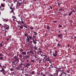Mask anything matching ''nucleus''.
I'll list each match as a JSON object with an SVG mask.
<instances>
[{"label": "nucleus", "instance_id": "nucleus-21", "mask_svg": "<svg viewBox=\"0 0 76 76\" xmlns=\"http://www.w3.org/2000/svg\"><path fill=\"white\" fill-rule=\"evenodd\" d=\"M14 70V68H12L11 69H10V70H11V71H13Z\"/></svg>", "mask_w": 76, "mask_h": 76}, {"label": "nucleus", "instance_id": "nucleus-1", "mask_svg": "<svg viewBox=\"0 0 76 76\" xmlns=\"http://www.w3.org/2000/svg\"><path fill=\"white\" fill-rule=\"evenodd\" d=\"M55 68H56V71H55V73L54 74L55 75H51V76H58V73L59 72H62V71L61 70V67H60V66L59 68L55 67Z\"/></svg>", "mask_w": 76, "mask_h": 76}, {"label": "nucleus", "instance_id": "nucleus-47", "mask_svg": "<svg viewBox=\"0 0 76 76\" xmlns=\"http://www.w3.org/2000/svg\"><path fill=\"white\" fill-rule=\"evenodd\" d=\"M67 47L68 48L69 47H70V44H68L67 45Z\"/></svg>", "mask_w": 76, "mask_h": 76}, {"label": "nucleus", "instance_id": "nucleus-16", "mask_svg": "<svg viewBox=\"0 0 76 76\" xmlns=\"http://www.w3.org/2000/svg\"><path fill=\"white\" fill-rule=\"evenodd\" d=\"M30 65H31L29 63H28L26 64V66H27V67H28V66H30Z\"/></svg>", "mask_w": 76, "mask_h": 76}, {"label": "nucleus", "instance_id": "nucleus-31", "mask_svg": "<svg viewBox=\"0 0 76 76\" xmlns=\"http://www.w3.org/2000/svg\"><path fill=\"white\" fill-rule=\"evenodd\" d=\"M29 38L30 39H32V36H29Z\"/></svg>", "mask_w": 76, "mask_h": 76}, {"label": "nucleus", "instance_id": "nucleus-28", "mask_svg": "<svg viewBox=\"0 0 76 76\" xmlns=\"http://www.w3.org/2000/svg\"><path fill=\"white\" fill-rule=\"evenodd\" d=\"M49 7H50V9L52 10V9H53V7H52L51 6H49Z\"/></svg>", "mask_w": 76, "mask_h": 76}, {"label": "nucleus", "instance_id": "nucleus-34", "mask_svg": "<svg viewBox=\"0 0 76 76\" xmlns=\"http://www.w3.org/2000/svg\"><path fill=\"white\" fill-rule=\"evenodd\" d=\"M18 24H19V25H21V24H22V23H21V22H20V21L18 22Z\"/></svg>", "mask_w": 76, "mask_h": 76}, {"label": "nucleus", "instance_id": "nucleus-32", "mask_svg": "<svg viewBox=\"0 0 76 76\" xmlns=\"http://www.w3.org/2000/svg\"><path fill=\"white\" fill-rule=\"evenodd\" d=\"M63 74H64V75H65V76H66V74L65 72H63Z\"/></svg>", "mask_w": 76, "mask_h": 76}, {"label": "nucleus", "instance_id": "nucleus-13", "mask_svg": "<svg viewBox=\"0 0 76 76\" xmlns=\"http://www.w3.org/2000/svg\"><path fill=\"white\" fill-rule=\"evenodd\" d=\"M33 40V42L34 43V44H37V41H35L34 39H32Z\"/></svg>", "mask_w": 76, "mask_h": 76}, {"label": "nucleus", "instance_id": "nucleus-44", "mask_svg": "<svg viewBox=\"0 0 76 76\" xmlns=\"http://www.w3.org/2000/svg\"><path fill=\"white\" fill-rule=\"evenodd\" d=\"M0 46L1 47H3V45H2V44H0Z\"/></svg>", "mask_w": 76, "mask_h": 76}, {"label": "nucleus", "instance_id": "nucleus-56", "mask_svg": "<svg viewBox=\"0 0 76 76\" xmlns=\"http://www.w3.org/2000/svg\"><path fill=\"white\" fill-rule=\"evenodd\" d=\"M2 56V54H0V57H1Z\"/></svg>", "mask_w": 76, "mask_h": 76}, {"label": "nucleus", "instance_id": "nucleus-35", "mask_svg": "<svg viewBox=\"0 0 76 76\" xmlns=\"http://www.w3.org/2000/svg\"><path fill=\"white\" fill-rule=\"evenodd\" d=\"M34 48L35 49V50H37V48H36V46H35V47H34Z\"/></svg>", "mask_w": 76, "mask_h": 76}, {"label": "nucleus", "instance_id": "nucleus-2", "mask_svg": "<svg viewBox=\"0 0 76 76\" xmlns=\"http://www.w3.org/2000/svg\"><path fill=\"white\" fill-rule=\"evenodd\" d=\"M14 59L15 60L14 62L16 63H18L19 62V59H18V56H15L14 57Z\"/></svg>", "mask_w": 76, "mask_h": 76}, {"label": "nucleus", "instance_id": "nucleus-59", "mask_svg": "<svg viewBox=\"0 0 76 76\" xmlns=\"http://www.w3.org/2000/svg\"><path fill=\"white\" fill-rule=\"evenodd\" d=\"M10 9H12V8L11 7H10Z\"/></svg>", "mask_w": 76, "mask_h": 76}, {"label": "nucleus", "instance_id": "nucleus-51", "mask_svg": "<svg viewBox=\"0 0 76 76\" xmlns=\"http://www.w3.org/2000/svg\"><path fill=\"white\" fill-rule=\"evenodd\" d=\"M25 36H26V37H27V36H28V34H25Z\"/></svg>", "mask_w": 76, "mask_h": 76}, {"label": "nucleus", "instance_id": "nucleus-53", "mask_svg": "<svg viewBox=\"0 0 76 76\" xmlns=\"http://www.w3.org/2000/svg\"><path fill=\"white\" fill-rule=\"evenodd\" d=\"M53 22H54V23H56V22H57V21H53Z\"/></svg>", "mask_w": 76, "mask_h": 76}, {"label": "nucleus", "instance_id": "nucleus-52", "mask_svg": "<svg viewBox=\"0 0 76 76\" xmlns=\"http://www.w3.org/2000/svg\"><path fill=\"white\" fill-rule=\"evenodd\" d=\"M56 41L57 42H58V39H56Z\"/></svg>", "mask_w": 76, "mask_h": 76}, {"label": "nucleus", "instance_id": "nucleus-61", "mask_svg": "<svg viewBox=\"0 0 76 76\" xmlns=\"http://www.w3.org/2000/svg\"><path fill=\"white\" fill-rule=\"evenodd\" d=\"M3 21H4V22H6V20H5V19H4L3 20Z\"/></svg>", "mask_w": 76, "mask_h": 76}, {"label": "nucleus", "instance_id": "nucleus-62", "mask_svg": "<svg viewBox=\"0 0 76 76\" xmlns=\"http://www.w3.org/2000/svg\"><path fill=\"white\" fill-rule=\"evenodd\" d=\"M42 76H45V75H44V74H43Z\"/></svg>", "mask_w": 76, "mask_h": 76}, {"label": "nucleus", "instance_id": "nucleus-36", "mask_svg": "<svg viewBox=\"0 0 76 76\" xmlns=\"http://www.w3.org/2000/svg\"><path fill=\"white\" fill-rule=\"evenodd\" d=\"M20 29H22L23 28V27L22 26H20Z\"/></svg>", "mask_w": 76, "mask_h": 76}, {"label": "nucleus", "instance_id": "nucleus-45", "mask_svg": "<svg viewBox=\"0 0 76 76\" xmlns=\"http://www.w3.org/2000/svg\"><path fill=\"white\" fill-rule=\"evenodd\" d=\"M45 66H48V65H47V64H45Z\"/></svg>", "mask_w": 76, "mask_h": 76}, {"label": "nucleus", "instance_id": "nucleus-49", "mask_svg": "<svg viewBox=\"0 0 76 76\" xmlns=\"http://www.w3.org/2000/svg\"><path fill=\"white\" fill-rule=\"evenodd\" d=\"M35 38V37L34 35L33 36V38Z\"/></svg>", "mask_w": 76, "mask_h": 76}, {"label": "nucleus", "instance_id": "nucleus-20", "mask_svg": "<svg viewBox=\"0 0 76 76\" xmlns=\"http://www.w3.org/2000/svg\"><path fill=\"white\" fill-rule=\"evenodd\" d=\"M35 73V71H33L31 72L32 75H34V73Z\"/></svg>", "mask_w": 76, "mask_h": 76}, {"label": "nucleus", "instance_id": "nucleus-63", "mask_svg": "<svg viewBox=\"0 0 76 76\" xmlns=\"http://www.w3.org/2000/svg\"><path fill=\"white\" fill-rule=\"evenodd\" d=\"M13 21H15V20L14 18L13 19Z\"/></svg>", "mask_w": 76, "mask_h": 76}, {"label": "nucleus", "instance_id": "nucleus-26", "mask_svg": "<svg viewBox=\"0 0 76 76\" xmlns=\"http://www.w3.org/2000/svg\"><path fill=\"white\" fill-rule=\"evenodd\" d=\"M4 58L3 57H1L0 58V60H3Z\"/></svg>", "mask_w": 76, "mask_h": 76}, {"label": "nucleus", "instance_id": "nucleus-24", "mask_svg": "<svg viewBox=\"0 0 76 76\" xmlns=\"http://www.w3.org/2000/svg\"><path fill=\"white\" fill-rule=\"evenodd\" d=\"M5 22H8L9 21V19H5Z\"/></svg>", "mask_w": 76, "mask_h": 76}, {"label": "nucleus", "instance_id": "nucleus-43", "mask_svg": "<svg viewBox=\"0 0 76 76\" xmlns=\"http://www.w3.org/2000/svg\"><path fill=\"white\" fill-rule=\"evenodd\" d=\"M26 62L27 63H28V62H29V61L28 60V59H26Z\"/></svg>", "mask_w": 76, "mask_h": 76}, {"label": "nucleus", "instance_id": "nucleus-60", "mask_svg": "<svg viewBox=\"0 0 76 76\" xmlns=\"http://www.w3.org/2000/svg\"><path fill=\"white\" fill-rule=\"evenodd\" d=\"M59 9V10H62V9L61 8H60Z\"/></svg>", "mask_w": 76, "mask_h": 76}, {"label": "nucleus", "instance_id": "nucleus-27", "mask_svg": "<svg viewBox=\"0 0 76 76\" xmlns=\"http://www.w3.org/2000/svg\"><path fill=\"white\" fill-rule=\"evenodd\" d=\"M34 35H37V32H35V31H34Z\"/></svg>", "mask_w": 76, "mask_h": 76}, {"label": "nucleus", "instance_id": "nucleus-55", "mask_svg": "<svg viewBox=\"0 0 76 76\" xmlns=\"http://www.w3.org/2000/svg\"><path fill=\"white\" fill-rule=\"evenodd\" d=\"M39 52L41 53H42V54H44L43 53H42V51L41 50L40 51H39Z\"/></svg>", "mask_w": 76, "mask_h": 76}, {"label": "nucleus", "instance_id": "nucleus-22", "mask_svg": "<svg viewBox=\"0 0 76 76\" xmlns=\"http://www.w3.org/2000/svg\"><path fill=\"white\" fill-rule=\"evenodd\" d=\"M71 10L72 11V12H74V13H75V11L74 10L73 8L71 9Z\"/></svg>", "mask_w": 76, "mask_h": 76}, {"label": "nucleus", "instance_id": "nucleus-50", "mask_svg": "<svg viewBox=\"0 0 76 76\" xmlns=\"http://www.w3.org/2000/svg\"><path fill=\"white\" fill-rule=\"evenodd\" d=\"M15 16H14V15H12V18H15Z\"/></svg>", "mask_w": 76, "mask_h": 76}, {"label": "nucleus", "instance_id": "nucleus-8", "mask_svg": "<svg viewBox=\"0 0 76 76\" xmlns=\"http://www.w3.org/2000/svg\"><path fill=\"white\" fill-rule=\"evenodd\" d=\"M58 37H59V38H60L61 39L62 38V37H63V35H62L61 34H59L58 35Z\"/></svg>", "mask_w": 76, "mask_h": 76}, {"label": "nucleus", "instance_id": "nucleus-3", "mask_svg": "<svg viewBox=\"0 0 76 76\" xmlns=\"http://www.w3.org/2000/svg\"><path fill=\"white\" fill-rule=\"evenodd\" d=\"M14 2H16L18 1V5L19 6H20L21 4H22V0H13Z\"/></svg>", "mask_w": 76, "mask_h": 76}, {"label": "nucleus", "instance_id": "nucleus-48", "mask_svg": "<svg viewBox=\"0 0 76 76\" xmlns=\"http://www.w3.org/2000/svg\"><path fill=\"white\" fill-rule=\"evenodd\" d=\"M59 27H60L61 28V27H62V26L60 25H59Z\"/></svg>", "mask_w": 76, "mask_h": 76}, {"label": "nucleus", "instance_id": "nucleus-46", "mask_svg": "<svg viewBox=\"0 0 76 76\" xmlns=\"http://www.w3.org/2000/svg\"><path fill=\"white\" fill-rule=\"evenodd\" d=\"M6 39L7 41H9V39Z\"/></svg>", "mask_w": 76, "mask_h": 76}, {"label": "nucleus", "instance_id": "nucleus-40", "mask_svg": "<svg viewBox=\"0 0 76 76\" xmlns=\"http://www.w3.org/2000/svg\"><path fill=\"white\" fill-rule=\"evenodd\" d=\"M13 9H12L11 12H12L13 13H14V12H13Z\"/></svg>", "mask_w": 76, "mask_h": 76}, {"label": "nucleus", "instance_id": "nucleus-41", "mask_svg": "<svg viewBox=\"0 0 76 76\" xmlns=\"http://www.w3.org/2000/svg\"><path fill=\"white\" fill-rule=\"evenodd\" d=\"M44 55L42 54L41 55V56L42 57H44Z\"/></svg>", "mask_w": 76, "mask_h": 76}, {"label": "nucleus", "instance_id": "nucleus-58", "mask_svg": "<svg viewBox=\"0 0 76 76\" xmlns=\"http://www.w3.org/2000/svg\"><path fill=\"white\" fill-rule=\"evenodd\" d=\"M41 60H40L39 61H42V58H41Z\"/></svg>", "mask_w": 76, "mask_h": 76}, {"label": "nucleus", "instance_id": "nucleus-29", "mask_svg": "<svg viewBox=\"0 0 76 76\" xmlns=\"http://www.w3.org/2000/svg\"><path fill=\"white\" fill-rule=\"evenodd\" d=\"M13 4L11 3V4H10V7H13Z\"/></svg>", "mask_w": 76, "mask_h": 76}, {"label": "nucleus", "instance_id": "nucleus-57", "mask_svg": "<svg viewBox=\"0 0 76 76\" xmlns=\"http://www.w3.org/2000/svg\"><path fill=\"white\" fill-rule=\"evenodd\" d=\"M34 57L35 58H37V57L36 56H34Z\"/></svg>", "mask_w": 76, "mask_h": 76}, {"label": "nucleus", "instance_id": "nucleus-10", "mask_svg": "<svg viewBox=\"0 0 76 76\" xmlns=\"http://www.w3.org/2000/svg\"><path fill=\"white\" fill-rule=\"evenodd\" d=\"M5 27L6 29H7V30H8V29H9V26L7 25H5Z\"/></svg>", "mask_w": 76, "mask_h": 76}, {"label": "nucleus", "instance_id": "nucleus-19", "mask_svg": "<svg viewBox=\"0 0 76 76\" xmlns=\"http://www.w3.org/2000/svg\"><path fill=\"white\" fill-rule=\"evenodd\" d=\"M44 57H45L47 59V58H48V56H47V55H45Z\"/></svg>", "mask_w": 76, "mask_h": 76}, {"label": "nucleus", "instance_id": "nucleus-9", "mask_svg": "<svg viewBox=\"0 0 76 76\" xmlns=\"http://www.w3.org/2000/svg\"><path fill=\"white\" fill-rule=\"evenodd\" d=\"M24 58V59L28 60V59H29V56H26Z\"/></svg>", "mask_w": 76, "mask_h": 76}, {"label": "nucleus", "instance_id": "nucleus-6", "mask_svg": "<svg viewBox=\"0 0 76 76\" xmlns=\"http://www.w3.org/2000/svg\"><path fill=\"white\" fill-rule=\"evenodd\" d=\"M53 56L54 57H56L57 56V51L56 50L55 54L53 53Z\"/></svg>", "mask_w": 76, "mask_h": 76}, {"label": "nucleus", "instance_id": "nucleus-14", "mask_svg": "<svg viewBox=\"0 0 76 76\" xmlns=\"http://www.w3.org/2000/svg\"><path fill=\"white\" fill-rule=\"evenodd\" d=\"M1 7H5V5H4V4H3V3L1 4Z\"/></svg>", "mask_w": 76, "mask_h": 76}, {"label": "nucleus", "instance_id": "nucleus-18", "mask_svg": "<svg viewBox=\"0 0 76 76\" xmlns=\"http://www.w3.org/2000/svg\"><path fill=\"white\" fill-rule=\"evenodd\" d=\"M47 61H50V57L48 56V58L47 59Z\"/></svg>", "mask_w": 76, "mask_h": 76}, {"label": "nucleus", "instance_id": "nucleus-39", "mask_svg": "<svg viewBox=\"0 0 76 76\" xmlns=\"http://www.w3.org/2000/svg\"><path fill=\"white\" fill-rule=\"evenodd\" d=\"M21 23H23V21H22V19H21Z\"/></svg>", "mask_w": 76, "mask_h": 76}, {"label": "nucleus", "instance_id": "nucleus-12", "mask_svg": "<svg viewBox=\"0 0 76 76\" xmlns=\"http://www.w3.org/2000/svg\"><path fill=\"white\" fill-rule=\"evenodd\" d=\"M38 75L39 76H41L42 75V73L41 72H39V74H38Z\"/></svg>", "mask_w": 76, "mask_h": 76}, {"label": "nucleus", "instance_id": "nucleus-42", "mask_svg": "<svg viewBox=\"0 0 76 76\" xmlns=\"http://www.w3.org/2000/svg\"><path fill=\"white\" fill-rule=\"evenodd\" d=\"M58 46H61V45L59 43H58Z\"/></svg>", "mask_w": 76, "mask_h": 76}, {"label": "nucleus", "instance_id": "nucleus-54", "mask_svg": "<svg viewBox=\"0 0 76 76\" xmlns=\"http://www.w3.org/2000/svg\"><path fill=\"white\" fill-rule=\"evenodd\" d=\"M31 54H34V52H31Z\"/></svg>", "mask_w": 76, "mask_h": 76}, {"label": "nucleus", "instance_id": "nucleus-25", "mask_svg": "<svg viewBox=\"0 0 76 76\" xmlns=\"http://www.w3.org/2000/svg\"><path fill=\"white\" fill-rule=\"evenodd\" d=\"M31 61H32V63H34V62H35V61H34V60H32V59Z\"/></svg>", "mask_w": 76, "mask_h": 76}, {"label": "nucleus", "instance_id": "nucleus-15", "mask_svg": "<svg viewBox=\"0 0 76 76\" xmlns=\"http://www.w3.org/2000/svg\"><path fill=\"white\" fill-rule=\"evenodd\" d=\"M47 29H48V30H50V27L49 26H48V25L47 26Z\"/></svg>", "mask_w": 76, "mask_h": 76}, {"label": "nucleus", "instance_id": "nucleus-37", "mask_svg": "<svg viewBox=\"0 0 76 76\" xmlns=\"http://www.w3.org/2000/svg\"><path fill=\"white\" fill-rule=\"evenodd\" d=\"M19 57H22V55H20L19 56Z\"/></svg>", "mask_w": 76, "mask_h": 76}, {"label": "nucleus", "instance_id": "nucleus-11", "mask_svg": "<svg viewBox=\"0 0 76 76\" xmlns=\"http://www.w3.org/2000/svg\"><path fill=\"white\" fill-rule=\"evenodd\" d=\"M47 58H45V59H43L42 61H43V63H46V62L47 61Z\"/></svg>", "mask_w": 76, "mask_h": 76}, {"label": "nucleus", "instance_id": "nucleus-4", "mask_svg": "<svg viewBox=\"0 0 76 76\" xmlns=\"http://www.w3.org/2000/svg\"><path fill=\"white\" fill-rule=\"evenodd\" d=\"M0 72H2V74L3 75H6V74L7 73V72L6 71H5L4 69H2V70H0Z\"/></svg>", "mask_w": 76, "mask_h": 76}, {"label": "nucleus", "instance_id": "nucleus-7", "mask_svg": "<svg viewBox=\"0 0 76 76\" xmlns=\"http://www.w3.org/2000/svg\"><path fill=\"white\" fill-rule=\"evenodd\" d=\"M21 54H22V55H23V56H24V55H26V51L22 52L21 53Z\"/></svg>", "mask_w": 76, "mask_h": 76}, {"label": "nucleus", "instance_id": "nucleus-23", "mask_svg": "<svg viewBox=\"0 0 76 76\" xmlns=\"http://www.w3.org/2000/svg\"><path fill=\"white\" fill-rule=\"evenodd\" d=\"M72 12H71L70 13H69V16H70V15H72Z\"/></svg>", "mask_w": 76, "mask_h": 76}, {"label": "nucleus", "instance_id": "nucleus-38", "mask_svg": "<svg viewBox=\"0 0 76 76\" xmlns=\"http://www.w3.org/2000/svg\"><path fill=\"white\" fill-rule=\"evenodd\" d=\"M30 28L31 29V30H32V29H34V28L33 27H30Z\"/></svg>", "mask_w": 76, "mask_h": 76}, {"label": "nucleus", "instance_id": "nucleus-5", "mask_svg": "<svg viewBox=\"0 0 76 76\" xmlns=\"http://www.w3.org/2000/svg\"><path fill=\"white\" fill-rule=\"evenodd\" d=\"M26 41L27 42H26V44H29L30 43H31V42L29 41V38H27V39H26Z\"/></svg>", "mask_w": 76, "mask_h": 76}, {"label": "nucleus", "instance_id": "nucleus-64", "mask_svg": "<svg viewBox=\"0 0 76 76\" xmlns=\"http://www.w3.org/2000/svg\"><path fill=\"white\" fill-rule=\"evenodd\" d=\"M25 75H26V76H28V74H25Z\"/></svg>", "mask_w": 76, "mask_h": 76}, {"label": "nucleus", "instance_id": "nucleus-17", "mask_svg": "<svg viewBox=\"0 0 76 76\" xmlns=\"http://www.w3.org/2000/svg\"><path fill=\"white\" fill-rule=\"evenodd\" d=\"M2 69H4L6 68V66L3 65L2 67Z\"/></svg>", "mask_w": 76, "mask_h": 76}, {"label": "nucleus", "instance_id": "nucleus-33", "mask_svg": "<svg viewBox=\"0 0 76 76\" xmlns=\"http://www.w3.org/2000/svg\"><path fill=\"white\" fill-rule=\"evenodd\" d=\"M20 52H23L22 51H23V49H20Z\"/></svg>", "mask_w": 76, "mask_h": 76}, {"label": "nucleus", "instance_id": "nucleus-30", "mask_svg": "<svg viewBox=\"0 0 76 76\" xmlns=\"http://www.w3.org/2000/svg\"><path fill=\"white\" fill-rule=\"evenodd\" d=\"M0 9L1 10H3V8L2 7H0Z\"/></svg>", "mask_w": 76, "mask_h": 76}]
</instances>
